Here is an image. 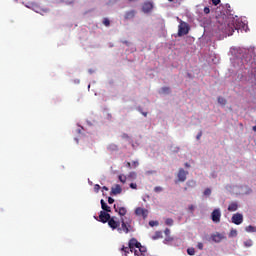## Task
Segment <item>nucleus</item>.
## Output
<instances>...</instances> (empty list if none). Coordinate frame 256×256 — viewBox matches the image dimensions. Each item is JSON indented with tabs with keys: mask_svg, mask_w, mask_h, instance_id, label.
<instances>
[{
	"mask_svg": "<svg viewBox=\"0 0 256 256\" xmlns=\"http://www.w3.org/2000/svg\"><path fill=\"white\" fill-rule=\"evenodd\" d=\"M234 21L233 18H228L227 15L217 17L219 31H222V33H225L226 35H233L237 29Z\"/></svg>",
	"mask_w": 256,
	"mask_h": 256,
	"instance_id": "f257e3e1",
	"label": "nucleus"
},
{
	"mask_svg": "<svg viewBox=\"0 0 256 256\" xmlns=\"http://www.w3.org/2000/svg\"><path fill=\"white\" fill-rule=\"evenodd\" d=\"M121 227H118V233H129L131 228V219L125 220V218L120 219Z\"/></svg>",
	"mask_w": 256,
	"mask_h": 256,
	"instance_id": "f03ea898",
	"label": "nucleus"
},
{
	"mask_svg": "<svg viewBox=\"0 0 256 256\" xmlns=\"http://www.w3.org/2000/svg\"><path fill=\"white\" fill-rule=\"evenodd\" d=\"M188 33H189V24L181 20L178 26V37H183V35H187Z\"/></svg>",
	"mask_w": 256,
	"mask_h": 256,
	"instance_id": "7ed1b4c3",
	"label": "nucleus"
},
{
	"mask_svg": "<svg viewBox=\"0 0 256 256\" xmlns=\"http://www.w3.org/2000/svg\"><path fill=\"white\" fill-rule=\"evenodd\" d=\"M108 225L109 228L112 229L113 231H115V229L119 231V227H121V221L117 220V217L112 216L110 217V220H108Z\"/></svg>",
	"mask_w": 256,
	"mask_h": 256,
	"instance_id": "20e7f679",
	"label": "nucleus"
},
{
	"mask_svg": "<svg viewBox=\"0 0 256 256\" xmlns=\"http://www.w3.org/2000/svg\"><path fill=\"white\" fill-rule=\"evenodd\" d=\"M95 219L100 223H108V221L111 219V214H109V212L100 211L98 218L95 217Z\"/></svg>",
	"mask_w": 256,
	"mask_h": 256,
	"instance_id": "39448f33",
	"label": "nucleus"
},
{
	"mask_svg": "<svg viewBox=\"0 0 256 256\" xmlns=\"http://www.w3.org/2000/svg\"><path fill=\"white\" fill-rule=\"evenodd\" d=\"M211 219L213 223H221V210L219 208L213 210Z\"/></svg>",
	"mask_w": 256,
	"mask_h": 256,
	"instance_id": "423d86ee",
	"label": "nucleus"
},
{
	"mask_svg": "<svg viewBox=\"0 0 256 256\" xmlns=\"http://www.w3.org/2000/svg\"><path fill=\"white\" fill-rule=\"evenodd\" d=\"M187 175H189V172L185 171L183 168H180L178 171V181L185 183V181H187Z\"/></svg>",
	"mask_w": 256,
	"mask_h": 256,
	"instance_id": "0eeeda50",
	"label": "nucleus"
},
{
	"mask_svg": "<svg viewBox=\"0 0 256 256\" xmlns=\"http://www.w3.org/2000/svg\"><path fill=\"white\" fill-rule=\"evenodd\" d=\"M232 223H234V225H241V223H243V214L241 213L233 214Z\"/></svg>",
	"mask_w": 256,
	"mask_h": 256,
	"instance_id": "6e6552de",
	"label": "nucleus"
},
{
	"mask_svg": "<svg viewBox=\"0 0 256 256\" xmlns=\"http://www.w3.org/2000/svg\"><path fill=\"white\" fill-rule=\"evenodd\" d=\"M128 247L134 251L135 249H138V247H141V243L137 241L135 238H131L128 242Z\"/></svg>",
	"mask_w": 256,
	"mask_h": 256,
	"instance_id": "1a4fd4ad",
	"label": "nucleus"
},
{
	"mask_svg": "<svg viewBox=\"0 0 256 256\" xmlns=\"http://www.w3.org/2000/svg\"><path fill=\"white\" fill-rule=\"evenodd\" d=\"M114 210L115 213H118V215H120V217H125V215H127V208L125 207L117 206V204H114Z\"/></svg>",
	"mask_w": 256,
	"mask_h": 256,
	"instance_id": "9d476101",
	"label": "nucleus"
},
{
	"mask_svg": "<svg viewBox=\"0 0 256 256\" xmlns=\"http://www.w3.org/2000/svg\"><path fill=\"white\" fill-rule=\"evenodd\" d=\"M135 214L139 217H143L144 219H147V215H149V211L145 208L138 207L135 210Z\"/></svg>",
	"mask_w": 256,
	"mask_h": 256,
	"instance_id": "9b49d317",
	"label": "nucleus"
},
{
	"mask_svg": "<svg viewBox=\"0 0 256 256\" xmlns=\"http://www.w3.org/2000/svg\"><path fill=\"white\" fill-rule=\"evenodd\" d=\"M137 15V10L126 11L124 14L125 21H131Z\"/></svg>",
	"mask_w": 256,
	"mask_h": 256,
	"instance_id": "f8f14e48",
	"label": "nucleus"
},
{
	"mask_svg": "<svg viewBox=\"0 0 256 256\" xmlns=\"http://www.w3.org/2000/svg\"><path fill=\"white\" fill-rule=\"evenodd\" d=\"M121 193H123V188H121V185L116 184L111 188L110 195H121Z\"/></svg>",
	"mask_w": 256,
	"mask_h": 256,
	"instance_id": "ddd939ff",
	"label": "nucleus"
},
{
	"mask_svg": "<svg viewBox=\"0 0 256 256\" xmlns=\"http://www.w3.org/2000/svg\"><path fill=\"white\" fill-rule=\"evenodd\" d=\"M143 13H151L153 11V3L145 2L142 6Z\"/></svg>",
	"mask_w": 256,
	"mask_h": 256,
	"instance_id": "4468645a",
	"label": "nucleus"
},
{
	"mask_svg": "<svg viewBox=\"0 0 256 256\" xmlns=\"http://www.w3.org/2000/svg\"><path fill=\"white\" fill-rule=\"evenodd\" d=\"M122 256H128L129 253H133V250L129 246H122L120 249Z\"/></svg>",
	"mask_w": 256,
	"mask_h": 256,
	"instance_id": "2eb2a0df",
	"label": "nucleus"
},
{
	"mask_svg": "<svg viewBox=\"0 0 256 256\" xmlns=\"http://www.w3.org/2000/svg\"><path fill=\"white\" fill-rule=\"evenodd\" d=\"M100 203H101V208L103 209V211L105 213H111V207H109V205H107V203H105V200L102 199L100 201Z\"/></svg>",
	"mask_w": 256,
	"mask_h": 256,
	"instance_id": "dca6fc26",
	"label": "nucleus"
},
{
	"mask_svg": "<svg viewBox=\"0 0 256 256\" xmlns=\"http://www.w3.org/2000/svg\"><path fill=\"white\" fill-rule=\"evenodd\" d=\"M239 209V204H237V202H231L228 205V211L233 212V211H237Z\"/></svg>",
	"mask_w": 256,
	"mask_h": 256,
	"instance_id": "f3484780",
	"label": "nucleus"
},
{
	"mask_svg": "<svg viewBox=\"0 0 256 256\" xmlns=\"http://www.w3.org/2000/svg\"><path fill=\"white\" fill-rule=\"evenodd\" d=\"M245 231H247V233H256V227L249 225L245 228Z\"/></svg>",
	"mask_w": 256,
	"mask_h": 256,
	"instance_id": "a211bd4d",
	"label": "nucleus"
},
{
	"mask_svg": "<svg viewBox=\"0 0 256 256\" xmlns=\"http://www.w3.org/2000/svg\"><path fill=\"white\" fill-rule=\"evenodd\" d=\"M137 249H139V253H141L142 256H145V253H147V248L145 246H142L141 244Z\"/></svg>",
	"mask_w": 256,
	"mask_h": 256,
	"instance_id": "6ab92c4d",
	"label": "nucleus"
},
{
	"mask_svg": "<svg viewBox=\"0 0 256 256\" xmlns=\"http://www.w3.org/2000/svg\"><path fill=\"white\" fill-rule=\"evenodd\" d=\"M222 237L220 234H217V235H213L212 236V240L215 242V243H220Z\"/></svg>",
	"mask_w": 256,
	"mask_h": 256,
	"instance_id": "aec40b11",
	"label": "nucleus"
},
{
	"mask_svg": "<svg viewBox=\"0 0 256 256\" xmlns=\"http://www.w3.org/2000/svg\"><path fill=\"white\" fill-rule=\"evenodd\" d=\"M218 103L220 105H227V100L223 97H218Z\"/></svg>",
	"mask_w": 256,
	"mask_h": 256,
	"instance_id": "412c9836",
	"label": "nucleus"
},
{
	"mask_svg": "<svg viewBox=\"0 0 256 256\" xmlns=\"http://www.w3.org/2000/svg\"><path fill=\"white\" fill-rule=\"evenodd\" d=\"M119 181H120L121 183H126V182H127V177L124 176V175H119Z\"/></svg>",
	"mask_w": 256,
	"mask_h": 256,
	"instance_id": "4be33fe9",
	"label": "nucleus"
},
{
	"mask_svg": "<svg viewBox=\"0 0 256 256\" xmlns=\"http://www.w3.org/2000/svg\"><path fill=\"white\" fill-rule=\"evenodd\" d=\"M166 225H168L169 227H172L173 225V219L171 218H167L166 221H165Z\"/></svg>",
	"mask_w": 256,
	"mask_h": 256,
	"instance_id": "5701e85b",
	"label": "nucleus"
},
{
	"mask_svg": "<svg viewBox=\"0 0 256 256\" xmlns=\"http://www.w3.org/2000/svg\"><path fill=\"white\" fill-rule=\"evenodd\" d=\"M187 253L188 255H191V256L195 255V248H188Z\"/></svg>",
	"mask_w": 256,
	"mask_h": 256,
	"instance_id": "b1692460",
	"label": "nucleus"
},
{
	"mask_svg": "<svg viewBox=\"0 0 256 256\" xmlns=\"http://www.w3.org/2000/svg\"><path fill=\"white\" fill-rule=\"evenodd\" d=\"M103 25H105V27H109V25H111V21H109L108 18H104Z\"/></svg>",
	"mask_w": 256,
	"mask_h": 256,
	"instance_id": "393cba45",
	"label": "nucleus"
},
{
	"mask_svg": "<svg viewBox=\"0 0 256 256\" xmlns=\"http://www.w3.org/2000/svg\"><path fill=\"white\" fill-rule=\"evenodd\" d=\"M133 253L136 256H143V254H141V252H139V248H134Z\"/></svg>",
	"mask_w": 256,
	"mask_h": 256,
	"instance_id": "a878e982",
	"label": "nucleus"
},
{
	"mask_svg": "<svg viewBox=\"0 0 256 256\" xmlns=\"http://www.w3.org/2000/svg\"><path fill=\"white\" fill-rule=\"evenodd\" d=\"M154 191H155V193H161V191H163V187H161V186H156V187L154 188Z\"/></svg>",
	"mask_w": 256,
	"mask_h": 256,
	"instance_id": "bb28decb",
	"label": "nucleus"
},
{
	"mask_svg": "<svg viewBox=\"0 0 256 256\" xmlns=\"http://www.w3.org/2000/svg\"><path fill=\"white\" fill-rule=\"evenodd\" d=\"M162 93H171V88H169V87H163V88H162Z\"/></svg>",
	"mask_w": 256,
	"mask_h": 256,
	"instance_id": "cd10ccee",
	"label": "nucleus"
},
{
	"mask_svg": "<svg viewBox=\"0 0 256 256\" xmlns=\"http://www.w3.org/2000/svg\"><path fill=\"white\" fill-rule=\"evenodd\" d=\"M204 195H206V197H209V195H211V189L210 188H206L204 190Z\"/></svg>",
	"mask_w": 256,
	"mask_h": 256,
	"instance_id": "c85d7f7f",
	"label": "nucleus"
},
{
	"mask_svg": "<svg viewBox=\"0 0 256 256\" xmlns=\"http://www.w3.org/2000/svg\"><path fill=\"white\" fill-rule=\"evenodd\" d=\"M100 190H101V186H100L99 184H96V185L94 186V191H95V193H99Z\"/></svg>",
	"mask_w": 256,
	"mask_h": 256,
	"instance_id": "c756f323",
	"label": "nucleus"
},
{
	"mask_svg": "<svg viewBox=\"0 0 256 256\" xmlns=\"http://www.w3.org/2000/svg\"><path fill=\"white\" fill-rule=\"evenodd\" d=\"M132 167H133L134 169H137V167H139V161H133V162H132Z\"/></svg>",
	"mask_w": 256,
	"mask_h": 256,
	"instance_id": "7c9ffc66",
	"label": "nucleus"
},
{
	"mask_svg": "<svg viewBox=\"0 0 256 256\" xmlns=\"http://www.w3.org/2000/svg\"><path fill=\"white\" fill-rule=\"evenodd\" d=\"M149 225H150V227H155V225H159V222H157V221H150Z\"/></svg>",
	"mask_w": 256,
	"mask_h": 256,
	"instance_id": "2f4dec72",
	"label": "nucleus"
},
{
	"mask_svg": "<svg viewBox=\"0 0 256 256\" xmlns=\"http://www.w3.org/2000/svg\"><path fill=\"white\" fill-rule=\"evenodd\" d=\"M204 13H205V15H209V13H211V9L209 7H205Z\"/></svg>",
	"mask_w": 256,
	"mask_h": 256,
	"instance_id": "473e14b6",
	"label": "nucleus"
},
{
	"mask_svg": "<svg viewBox=\"0 0 256 256\" xmlns=\"http://www.w3.org/2000/svg\"><path fill=\"white\" fill-rule=\"evenodd\" d=\"M108 203L109 205H113V203H115V199H113L112 197H108Z\"/></svg>",
	"mask_w": 256,
	"mask_h": 256,
	"instance_id": "72a5a7b5",
	"label": "nucleus"
},
{
	"mask_svg": "<svg viewBox=\"0 0 256 256\" xmlns=\"http://www.w3.org/2000/svg\"><path fill=\"white\" fill-rule=\"evenodd\" d=\"M197 249H199L200 251H203V243L202 242H199L197 244Z\"/></svg>",
	"mask_w": 256,
	"mask_h": 256,
	"instance_id": "f704fd0d",
	"label": "nucleus"
},
{
	"mask_svg": "<svg viewBox=\"0 0 256 256\" xmlns=\"http://www.w3.org/2000/svg\"><path fill=\"white\" fill-rule=\"evenodd\" d=\"M202 136H203V132L200 131V132L197 134V136H196L197 141H199V139H201Z\"/></svg>",
	"mask_w": 256,
	"mask_h": 256,
	"instance_id": "c9c22d12",
	"label": "nucleus"
},
{
	"mask_svg": "<svg viewBox=\"0 0 256 256\" xmlns=\"http://www.w3.org/2000/svg\"><path fill=\"white\" fill-rule=\"evenodd\" d=\"M188 210L190 211V213H193V211H195V206L194 205H190L188 207Z\"/></svg>",
	"mask_w": 256,
	"mask_h": 256,
	"instance_id": "e433bc0d",
	"label": "nucleus"
},
{
	"mask_svg": "<svg viewBox=\"0 0 256 256\" xmlns=\"http://www.w3.org/2000/svg\"><path fill=\"white\" fill-rule=\"evenodd\" d=\"M213 5L217 6L221 3V0H212Z\"/></svg>",
	"mask_w": 256,
	"mask_h": 256,
	"instance_id": "4c0bfd02",
	"label": "nucleus"
},
{
	"mask_svg": "<svg viewBox=\"0 0 256 256\" xmlns=\"http://www.w3.org/2000/svg\"><path fill=\"white\" fill-rule=\"evenodd\" d=\"M130 188L131 189H137V184L136 183H131Z\"/></svg>",
	"mask_w": 256,
	"mask_h": 256,
	"instance_id": "58836bf2",
	"label": "nucleus"
},
{
	"mask_svg": "<svg viewBox=\"0 0 256 256\" xmlns=\"http://www.w3.org/2000/svg\"><path fill=\"white\" fill-rule=\"evenodd\" d=\"M244 245H245L246 247H251L252 243H251V241H248V242H244Z\"/></svg>",
	"mask_w": 256,
	"mask_h": 256,
	"instance_id": "ea45409f",
	"label": "nucleus"
},
{
	"mask_svg": "<svg viewBox=\"0 0 256 256\" xmlns=\"http://www.w3.org/2000/svg\"><path fill=\"white\" fill-rule=\"evenodd\" d=\"M126 167H127L128 169H131V162H127V163H126Z\"/></svg>",
	"mask_w": 256,
	"mask_h": 256,
	"instance_id": "a19ab883",
	"label": "nucleus"
},
{
	"mask_svg": "<svg viewBox=\"0 0 256 256\" xmlns=\"http://www.w3.org/2000/svg\"><path fill=\"white\" fill-rule=\"evenodd\" d=\"M104 191H109V188L107 186H103L102 188Z\"/></svg>",
	"mask_w": 256,
	"mask_h": 256,
	"instance_id": "79ce46f5",
	"label": "nucleus"
},
{
	"mask_svg": "<svg viewBox=\"0 0 256 256\" xmlns=\"http://www.w3.org/2000/svg\"><path fill=\"white\" fill-rule=\"evenodd\" d=\"M184 165H185V167H187V168L191 167V165H190L189 163H187V162H186Z\"/></svg>",
	"mask_w": 256,
	"mask_h": 256,
	"instance_id": "37998d69",
	"label": "nucleus"
},
{
	"mask_svg": "<svg viewBox=\"0 0 256 256\" xmlns=\"http://www.w3.org/2000/svg\"><path fill=\"white\" fill-rule=\"evenodd\" d=\"M142 115L147 117V112H142Z\"/></svg>",
	"mask_w": 256,
	"mask_h": 256,
	"instance_id": "c03bdc74",
	"label": "nucleus"
},
{
	"mask_svg": "<svg viewBox=\"0 0 256 256\" xmlns=\"http://www.w3.org/2000/svg\"><path fill=\"white\" fill-rule=\"evenodd\" d=\"M169 231H170L169 229H166V230H165L166 235L169 233Z\"/></svg>",
	"mask_w": 256,
	"mask_h": 256,
	"instance_id": "a18cd8bd",
	"label": "nucleus"
},
{
	"mask_svg": "<svg viewBox=\"0 0 256 256\" xmlns=\"http://www.w3.org/2000/svg\"><path fill=\"white\" fill-rule=\"evenodd\" d=\"M252 129H253V131H255V132H256V126H253V127H252Z\"/></svg>",
	"mask_w": 256,
	"mask_h": 256,
	"instance_id": "49530a36",
	"label": "nucleus"
},
{
	"mask_svg": "<svg viewBox=\"0 0 256 256\" xmlns=\"http://www.w3.org/2000/svg\"><path fill=\"white\" fill-rule=\"evenodd\" d=\"M168 1L173 2V0H168Z\"/></svg>",
	"mask_w": 256,
	"mask_h": 256,
	"instance_id": "de8ad7c7",
	"label": "nucleus"
}]
</instances>
